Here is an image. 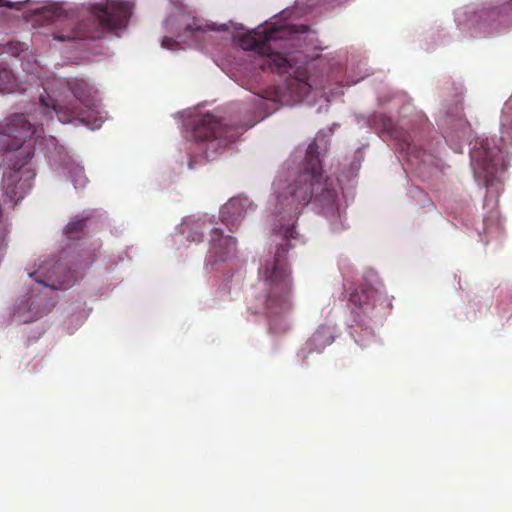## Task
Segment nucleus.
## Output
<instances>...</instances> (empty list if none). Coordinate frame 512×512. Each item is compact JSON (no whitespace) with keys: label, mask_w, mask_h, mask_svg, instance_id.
Instances as JSON below:
<instances>
[{"label":"nucleus","mask_w":512,"mask_h":512,"mask_svg":"<svg viewBox=\"0 0 512 512\" xmlns=\"http://www.w3.org/2000/svg\"><path fill=\"white\" fill-rule=\"evenodd\" d=\"M321 172L318 145L313 141L308 145L301 171L293 182L286 184L281 179L274 182L273 233L281 242L277 243L275 254L259 267L258 282L249 301V309L253 313H264L274 333L289 329L288 320L296 307L295 281L286 254L293 247L291 240L298 235L294 224L300 209L315 194L314 202L321 214L331 219L339 216L337 192L321 182Z\"/></svg>","instance_id":"nucleus-1"},{"label":"nucleus","mask_w":512,"mask_h":512,"mask_svg":"<svg viewBox=\"0 0 512 512\" xmlns=\"http://www.w3.org/2000/svg\"><path fill=\"white\" fill-rule=\"evenodd\" d=\"M38 133V127L32 124L23 113H16L0 123V135L10 138L6 145L9 170L3 175L4 202L8 200L13 208L23 199L31 188L35 173L26 167L34 155L32 136Z\"/></svg>","instance_id":"nucleus-2"},{"label":"nucleus","mask_w":512,"mask_h":512,"mask_svg":"<svg viewBox=\"0 0 512 512\" xmlns=\"http://www.w3.org/2000/svg\"><path fill=\"white\" fill-rule=\"evenodd\" d=\"M40 107L52 118L55 113L62 123L86 122V113L93 106V88L85 79L54 80L43 85Z\"/></svg>","instance_id":"nucleus-3"},{"label":"nucleus","mask_w":512,"mask_h":512,"mask_svg":"<svg viewBox=\"0 0 512 512\" xmlns=\"http://www.w3.org/2000/svg\"><path fill=\"white\" fill-rule=\"evenodd\" d=\"M132 9V4L123 0L92 4L87 19L67 32L62 30L54 33L53 38L59 41L100 39L105 32H115L119 36V32L128 25Z\"/></svg>","instance_id":"nucleus-4"},{"label":"nucleus","mask_w":512,"mask_h":512,"mask_svg":"<svg viewBox=\"0 0 512 512\" xmlns=\"http://www.w3.org/2000/svg\"><path fill=\"white\" fill-rule=\"evenodd\" d=\"M296 32L290 27H268L251 30L239 37V46L245 51L255 52L260 60L259 67L263 71H271L277 74H285L292 68V59L286 52L277 51L278 48L286 49L287 45H278V41L292 40Z\"/></svg>","instance_id":"nucleus-5"},{"label":"nucleus","mask_w":512,"mask_h":512,"mask_svg":"<svg viewBox=\"0 0 512 512\" xmlns=\"http://www.w3.org/2000/svg\"><path fill=\"white\" fill-rule=\"evenodd\" d=\"M247 128L244 125L222 123L214 115L207 113L196 121L193 138L199 142H207L208 147L217 152L235 142Z\"/></svg>","instance_id":"nucleus-6"},{"label":"nucleus","mask_w":512,"mask_h":512,"mask_svg":"<svg viewBox=\"0 0 512 512\" xmlns=\"http://www.w3.org/2000/svg\"><path fill=\"white\" fill-rule=\"evenodd\" d=\"M470 156L475 176L482 180L487 188L507 169L504 152L496 147L491 148L488 140L475 147Z\"/></svg>","instance_id":"nucleus-7"},{"label":"nucleus","mask_w":512,"mask_h":512,"mask_svg":"<svg viewBox=\"0 0 512 512\" xmlns=\"http://www.w3.org/2000/svg\"><path fill=\"white\" fill-rule=\"evenodd\" d=\"M29 276L37 283L54 290L67 289L72 284L70 272L54 259L44 261Z\"/></svg>","instance_id":"nucleus-8"},{"label":"nucleus","mask_w":512,"mask_h":512,"mask_svg":"<svg viewBox=\"0 0 512 512\" xmlns=\"http://www.w3.org/2000/svg\"><path fill=\"white\" fill-rule=\"evenodd\" d=\"M236 244V239L230 235L225 236L220 228L211 229L206 267L233 257L236 252Z\"/></svg>","instance_id":"nucleus-9"},{"label":"nucleus","mask_w":512,"mask_h":512,"mask_svg":"<svg viewBox=\"0 0 512 512\" xmlns=\"http://www.w3.org/2000/svg\"><path fill=\"white\" fill-rule=\"evenodd\" d=\"M251 206L248 198L234 197L231 198L220 210V218L222 222L232 231L237 227L244 218L247 209Z\"/></svg>","instance_id":"nucleus-10"},{"label":"nucleus","mask_w":512,"mask_h":512,"mask_svg":"<svg viewBox=\"0 0 512 512\" xmlns=\"http://www.w3.org/2000/svg\"><path fill=\"white\" fill-rule=\"evenodd\" d=\"M382 296L383 293L378 288L362 283L350 294L349 302L366 313L376 306Z\"/></svg>","instance_id":"nucleus-11"},{"label":"nucleus","mask_w":512,"mask_h":512,"mask_svg":"<svg viewBox=\"0 0 512 512\" xmlns=\"http://www.w3.org/2000/svg\"><path fill=\"white\" fill-rule=\"evenodd\" d=\"M216 30L215 24H210L199 18H193L192 21L185 25L182 33L178 38L184 42L191 41L198 45L207 39V33Z\"/></svg>","instance_id":"nucleus-12"},{"label":"nucleus","mask_w":512,"mask_h":512,"mask_svg":"<svg viewBox=\"0 0 512 512\" xmlns=\"http://www.w3.org/2000/svg\"><path fill=\"white\" fill-rule=\"evenodd\" d=\"M287 89L294 96L295 101H301L309 94L311 86L306 80L292 78L287 82Z\"/></svg>","instance_id":"nucleus-13"},{"label":"nucleus","mask_w":512,"mask_h":512,"mask_svg":"<svg viewBox=\"0 0 512 512\" xmlns=\"http://www.w3.org/2000/svg\"><path fill=\"white\" fill-rule=\"evenodd\" d=\"M18 89L19 84L12 70L0 67V92L14 93Z\"/></svg>","instance_id":"nucleus-14"},{"label":"nucleus","mask_w":512,"mask_h":512,"mask_svg":"<svg viewBox=\"0 0 512 512\" xmlns=\"http://www.w3.org/2000/svg\"><path fill=\"white\" fill-rule=\"evenodd\" d=\"M204 222L195 221L192 225L183 224L182 233L187 234V238L193 242H200L203 238Z\"/></svg>","instance_id":"nucleus-15"},{"label":"nucleus","mask_w":512,"mask_h":512,"mask_svg":"<svg viewBox=\"0 0 512 512\" xmlns=\"http://www.w3.org/2000/svg\"><path fill=\"white\" fill-rule=\"evenodd\" d=\"M85 226L86 218L75 219L66 225L64 233L69 239H78L83 233Z\"/></svg>","instance_id":"nucleus-16"},{"label":"nucleus","mask_w":512,"mask_h":512,"mask_svg":"<svg viewBox=\"0 0 512 512\" xmlns=\"http://www.w3.org/2000/svg\"><path fill=\"white\" fill-rule=\"evenodd\" d=\"M72 182L75 188H84L87 183V178L84 174L82 167H75L71 171Z\"/></svg>","instance_id":"nucleus-17"},{"label":"nucleus","mask_w":512,"mask_h":512,"mask_svg":"<svg viewBox=\"0 0 512 512\" xmlns=\"http://www.w3.org/2000/svg\"><path fill=\"white\" fill-rule=\"evenodd\" d=\"M7 226L3 222L2 219V204L0 203V253L5 249L6 243V235H7Z\"/></svg>","instance_id":"nucleus-18"},{"label":"nucleus","mask_w":512,"mask_h":512,"mask_svg":"<svg viewBox=\"0 0 512 512\" xmlns=\"http://www.w3.org/2000/svg\"><path fill=\"white\" fill-rule=\"evenodd\" d=\"M176 43L175 39L166 36L162 39L161 45L165 49H172Z\"/></svg>","instance_id":"nucleus-19"},{"label":"nucleus","mask_w":512,"mask_h":512,"mask_svg":"<svg viewBox=\"0 0 512 512\" xmlns=\"http://www.w3.org/2000/svg\"><path fill=\"white\" fill-rule=\"evenodd\" d=\"M502 126L508 127L510 130H512V123H510L508 120V112L507 111L504 112V115L502 118Z\"/></svg>","instance_id":"nucleus-20"},{"label":"nucleus","mask_w":512,"mask_h":512,"mask_svg":"<svg viewBox=\"0 0 512 512\" xmlns=\"http://www.w3.org/2000/svg\"><path fill=\"white\" fill-rule=\"evenodd\" d=\"M321 337H322L321 332H320V331H316V332L312 335V337L310 338V342H311V343H316V342H318V341L321 339Z\"/></svg>","instance_id":"nucleus-21"},{"label":"nucleus","mask_w":512,"mask_h":512,"mask_svg":"<svg viewBox=\"0 0 512 512\" xmlns=\"http://www.w3.org/2000/svg\"><path fill=\"white\" fill-rule=\"evenodd\" d=\"M0 6H5V7H8V8H14L16 7V4L10 2V1H4V0H0Z\"/></svg>","instance_id":"nucleus-22"}]
</instances>
